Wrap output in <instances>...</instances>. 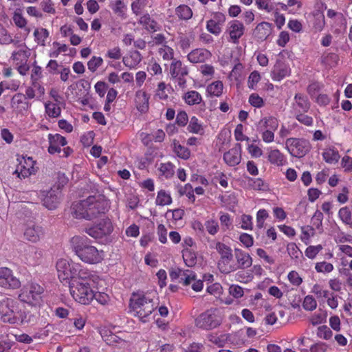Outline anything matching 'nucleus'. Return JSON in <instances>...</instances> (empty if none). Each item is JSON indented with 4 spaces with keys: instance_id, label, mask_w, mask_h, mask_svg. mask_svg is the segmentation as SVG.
Listing matches in <instances>:
<instances>
[{
    "instance_id": "f257e3e1",
    "label": "nucleus",
    "mask_w": 352,
    "mask_h": 352,
    "mask_svg": "<svg viewBox=\"0 0 352 352\" xmlns=\"http://www.w3.org/2000/svg\"><path fill=\"white\" fill-rule=\"evenodd\" d=\"M108 201L103 195L89 196L87 199L72 204L73 215L76 219L91 220L107 211Z\"/></svg>"
},
{
    "instance_id": "7ed1b4c3",
    "label": "nucleus",
    "mask_w": 352,
    "mask_h": 352,
    "mask_svg": "<svg viewBox=\"0 0 352 352\" xmlns=\"http://www.w3.org/2000/svg\"><path fill=\"white\" fill-rule=\"evenodd\" d=\"M71 245L76 255L84 263L98 264L104 259V251L98 250L89 244V239L85 236H74L71 239Z\"/></svg>"
},
{
    "instance_id": "aec40b11",
    "label": "nucleus",
    "mask_w": 352,
    "mask_h": 352,
    "mask_svg": "<svg viewBox=\"0 0 352 352\" xmlns=\"http://www.w3.org/2000/svg\"><path fill=\"white\" fill-rule=\"evenodd\" d=\"M43 228L34 223L28 224L24 231L25 239L32 243L38 242L43 236Z\"/></svg>"
},
{
    "instance_id": "052dcab7",
    "label": "nucleus",
    "mask_w": 352,
    "mask_h": 352,
    "mask_svg": "<svg viewBox=\"0 0 352 352\" xmlns=\"http://www.w3.org/2000/svg\"><path fill=\"white\" fill-rule=\"evenodd\" d=\"M55 184L52 188H55L61 193L62 188L67 184L69 179L64 173L58 172L56 175Z\"/></svg>"
},
{
    "instance_id": "58836bf2",
    "label": "nucleus",
    "mask_w": 352,
    "mask_h": 352,
    "mask_svg": "<svg viewBox=\"0 0 352 352\" xmlns=\"http://www.w3.org/2000/svg\"><path fill=\"white\" fill-rule=\"evenodd\" d=\"M322 157L327 163L335 164L339 161L340 155L336 148L330 147L324 151Z\"/></svg>"
},
{
    "instance_id": "20e7f679",
    "label": "nucleus",
    "mask_w": 352,
    "mask_h": 352,
    "mask_svg": "<svg viewBox=\"0 0 352 352\" xmlns=\"http://www.w3.org/2000/svg\"><path fill=\"white\" fill-rule=\"evenodd\" d=\"M129 307L130 312L144 323L149 321L151 314L156 309L151 294L143 292L132 293L129 299Z\"/></svg>"
},
{
    "instance_id": "79ce46f5",
    "label": "nucleus",
    "mask_w": 352,
    "mask_h": 352,
    "mask_svg": "<svg viewBox=\"0 0 352 352\" xmlns=\"http://www.w3.org/2000/svg\"><path fill=\"white\" fill-rule=\"evenodd\" d=\"M139 23L148 31L156 32L158 30L157 22L151 19L148 14L142 16L139 19Z\"/></svg>"
},
{
    "instance_id": "3c124183",
    "label": "nucleus",
    "mask_w": 352,
    "mask_h": 352,
    "mask_svg": "<svg viewBox=\"0 0 352 352\" xmlns=\"http://www.w3.org/2000/svg\"><path fill=\"white\" fill-rule=\"evenodd\" d=\"M29 56V53L23 47L17 51H14L12 54L11 58L16 63V64L26 62Z\"/></svg>"
},
{
    "instance_id": "774afa93",
    "label": "nucleus",
    "mask_w": 352,
    "mask_h": 352,
    "mask_svg": "<svg viewBox=\"0 0 352 352\" xmlns=\"http://www.w3.org/2000/svg\"><path fill=\"white\" fill-rule=\"evenodd\" d=\"M103 63V59L100 56H93L87 63L88 69L95 72Z\"/></svg>"
},
{
    "instance_id": "13d9d810",
    "label": "nucleus",
    "mask_w": 352,
    "mask_h": 352,
    "mask_svg": "<svg viewBox=\"0 0 352 352\" xmlns=\"http://www.w3.org/2000/svg\"><path fill=\"white\" fill-rule=\"evenodd\" d=\"M45 112L51 118H57L60 115V107L56 103L49 102L45 104Z\"/></svg>"
},
{
    "instance_id": "39448f33",
    "label": "nucleus",
    "mask_w": 352,
    "mask_h": 352,
    "mask_svg": "<svg viewBox=\"0 0 352 352\" xmlns=\"http://www.w3.org/2000/svg\"><path fill=\"white\" fill-rule=\"evenodd\" d=\"M56 267L58 278L62 283L70 284L74 278L84 279L89 277V270L87 267L72 260L60 258L56 262Z\"/></svg>"
},
{
    "instance_id": "4be33fe9",
    "label": "nucleus",
    "mask_w": 352,
    "mask_h": 352,
    "mask_svg": "<svg viewBox=\"0 0 352 352\" xmlns=\"http://www.w3.org/2000/svg\"><path fill=\"white\" fill-rule=\"evenodd\" d=\"M234 259L236 270L247 269L252 265V258L250 254L241 249L234 250Z\"/></svg>"
},
{
    "instance_id": "6ab92c4d",
    "label": "nucleus",
    "mask_w": 352,
    "mask_h": 352,
    "mask_svg": "<svg viewBox=\"0 0 352 352\" xmlns=\"http://www.w3.org/2000/svg\"><path fill=\"white\" fill-rule=\"evenodd\" d=\"M43 256V250L35 246H28L25 251V261L28 265L32 266H36L41 264Z\"/></svg>"
},
{
    "instance_id": "a878e982",
    "label": "nucleus",
    "mask_w": 352,
    "mask_h": 352,
    "mask_svg": "<svg viewBox=\"0 0 352 352\" xmlns=\"http://www.w3.org/2000/svg\"><path fill=\"white\" fill-rule=\"evenodd\" d=\"M217 267L221 273L225 274L236 271V265H235L234 254L232 253L227 257L219 259Z\"/></svg>"
},
{
    "instance_id": "c85d7f7f",
    "label": "nucleus",
    "mask_w": 352,
    "mask_h": 352,
    "mask_svg": "<svg viewBox=\"0 0 352 352\" xmlns=\"http://www.w3.org/2000/svg\"><path fill=\"white\" fill-rule=\"evenodd\" d=\"M149 95L144 90L136 91L135 103L137 109L141 113H146L149 108Z\"/></svg>"
},
{
    "instance_id": "bf43d9fd",
    "label": "nucleus",
    "mask_w": 352,
    "mask_h": 352,
    "mask_svg": "<svg viewBox=\"0 0 352 352\" xmlns=\"http://www.w3.org/2000/svg\"><path fill=\"white\" fill-rule=\"evenodd\" d=\"M250 104L257 109H261L265 106V101L257 93H252L248 98Z\"/></svg>"
},
{
    "instance_id": "e2e57ef3",
    "label": "nucleus",
    "mask_w": 352,
    "mask_h": 352,
    "mask_svg": "<svg viewBox=\"0 0 352 352\" xmlns=\"http://www.w3.org/2000/svg\"><path fill=\"white\" fill-rule=\"evenodd\" d=\"M204 227L208 234L215 235L219 230V223L216 219H210L204 223Z\"/></svg>"
},
{
    "instance_id": "72a5a7b5",
    "label": "nucleus",
    "mask_w": 352,
    "mask_h": 352,
    "mask_svg": "<svg viewBox=\"0 0 352 352\" xmlns=\"http://www.w3.org/2000/svg\"><path fill=\"white\" fill-rule=\"evenodd\" d=\"M12 19L14 25L21 30H23L27 34L30 32V29L28 27V21L23 16L21 9H16L12 15Z\"/></svg>"
},
{
    "instance_id": "ea45409f",
    "label": "nucleus",
    "mask_w": 352,
    "mask_h": 352,
    "mask_svg": "<svg viewBox=\"0 0 352 352\" xmlns=\"http://www.w3.org/2000/svg\"><path fill=\"white\" fill-rule=\"evenodd\" d=\"M182 258L186 265L189 267H194L197 261V253L190 248L183 249Z\"/></svg>"
},
{
    "instance_id": "6e6d98bb",
    "label": "nucleus",
    "mask_w": 352,
    "mask_h": 352,
    "mask_svg": "<svg viewBox=\"0 0 352 352\" xmlns=\"http://www.w3.org/2000/svg\"><path fill=\"white\" fill-rule=\"evenodd\" d=\"M338 217L344 224L352 226V212L349 208H341L338 211Z\"/></svg>"
},
{
    "instance_id": "a18cd8bd",
    "label": "nucleus",
    "mask_w": 352,
    "mask_h": 352,
    "mask_svg": "<svg viewBox=\"0 0 352 352\" xmlns=\"http://www.w3.org/2000/svg\"><path fill=\"white\" fill-rule=\"evenodd\" d=\"M175 14L181 20H188L192 16V11L187 5H180L175 9Z\"/></svg>"
},
{
    "instance_id": "ddd939ff",
    "label": "nucleus",
    "mask_w": 352,
    "mask_h": 352,
    "mask_svg": "<svg viewBox=\"0 0 352 352\" xmlns=\"http://www.w3.org/2000/svg\"><path fill=\"white\" fill-rule=\"evenodd\" d=\"M226 19V17L223 13L221 12H213L211 18L206 21V28L207 31L218 36L222 32Z\"/></svg>"
},
{
    "instance_id": "4468645a",
    "label": "nucleus",
    "mask_w": 352,
    "mask_h": 352,
    "mask_svg": "<svg viewBox=\"0 0 352 352\" xmlns=\"http://www.w3.org/2000/svg\"><path fill=\"white\" fill-rule=\"evenodd\" d=\"M0 286L8 289H15L20 287L21 281L13 275L10 269L0 267Z\"/></svg>"
},
{
    "instance_id": "dca6fc26",
    "label": "nucleus",
    "mask_w": 352,
    "mask_h": 352,
    "mask_svg": "<svg viewBox=\"0 0 352 352\" xmlns=\"http://www.w3.org/2000/svg\"><path fill=\"white\" fill-rule=\"evenodd\" d=\"M245 32V27L242 22L238 20H232L228 24L226 34H228L230 37V41L234 43L238 44L239 38L243 35Z\"/></svg>"
},
{
    "instance_id": "09e8293b",
    "label": "nucleus",
    "mask_w": 352,
    "mask_h": 352,
    "mask_svg": "<svg viewBox=\"0 0 352 352\" xmlns=\"http://www.w3.org/2000/svg\"><path fill=\"white\" fill-rule=\"evenodd\" d=\"M214 248L219 255V259L227 257L233 253L232 248L229 245L220 241H216Z\"/></svg>"
},
{
    "instance_id": "412c9836",
    "label": "nucleus",
    "mask_w": 352,
    "mask_h": 352,
    "mask_svg": "<svg viewBox=\"0 0 352 352\" xmlns=\"http://www.w3.org/2000/svg\"><path fill=\"white\" fill-rule=\"evenodd\" d=\"M223 160L230 166H235L239 164L241 161V145L236 144L234 147L226 152L223 154Z\"/></svg>"
},
{
    "instance_id": "bb28decb",
    "label": "nucleus",
    "mask_w": 352,
    "mask_h": 352,
    "mask_svg": "<svg viewBox=\"0 0 352 352\" xmlns=\"http://www.w3.org/2000/svg\"><path fill=\"white\" fill-rule=\"evenodd\" d=\"M267 158L271 164L276 166H283L287 163L285 155L278 148H269Z\"/></svg>"
},
{
    "instance_id": "a19ab883",
    "label": "nucleus",
    "mask_w": 352,
    "mask_h": 352,
    "mask_svg": "<svg viewBox=\"0 0 352 352\" xmlns=\"http://www.w3.org/2000/svg\"><path fill=\"white\" fill-rule=\"evenodd\" d=\"M173 151L177 156L183 160H188L190 157V151L188 147L182 145L179 141H173Z\"/></svg>"
},
{
    "instance_id": "a211bd4d",
    "label": "nucleus",
    "mask_w": 352,
    "mask_h": 352,
    "mask_svg": "<svg viewBox=\"0 0 352 352\" xmlns=\"http://www.w3.org/2000/svg\"><path fill=\"white\" fill-rule=\"evenodd\" d=\"M47 139L49 142L47 151L51 155L60 153L62 151L61 147H64L67 144L66 138L58 133H49Z\"/></svg>"
},
{
    "instance_id": "9b49d317",
    "label": "nucleus",
    "mask_w": 352,
    "mask_h": 352,
    "mask_svg": "<svg viewBox=\"0 0 352 352\" xmlns=\"http://www.w3.org/2000/svg\"><path fill=\"white\" fill-rule=\"evenodd\" d=\"M113 230V226L111 219L106 217L102 219L97 223L86 228L85 232L91 237L100 239L110 235Z\"/></svg>"
},
{
    "instance_id": "864d4df0",
    "label": "nucleus",
    "mask_w": 352,
    "mask_h": 352,
    "mask_svg": "<svg viewBox=\"0 0 352 352\" xmlns=\"http://www.w3.org/2000/svg\"><path fill=\"white\" fill-rule=\"evenodd\" d=\"M287 251L292 258L296 261L302 258V252L295 243H289L287 245Z\"/></svg>"
},
{
    "instance_id": "e433bc0d",
    "label": "nucleus",
    "mask_w": 352,
    "mask_h": 352,
    "mask_svg": "<svg viewBox=\"0 0 352 352\" xmlns=\"http://www.w3.org/2000/svg\"><path fill=\"white\" fill-rule=\"evenodd\" d=\"M223 84L221 80H216L206 87V94L210 97H220L223 94Z\"/></svg>"
},
{
    "instance_id": "4d7b16f0",
    "label": "nucleus",
    "mask_w": 352,
    "mask_h": 352,
    "mask_svg": "<svg viewBox=\"0 0 352 352\" xmlns=\"http://www.w3.org/2000/svg\"><path fill=\"white\" fill-rule=\"evenodd\" d=\"M315 234V228L310 226H305L301 228V241L306 245L309 243L310 238Z\"/></svg>"
},
{
    "instance_id": "49530a36",
    "label": "nucleus",
    "mask_w": 352,
    "mask_h": 352,
    "mask_svg": "<svg viewBox=\"0 0 352 352\" xmlns=\"http://www.w3.org/2000/svg\"><path fill=\"white\" fill-rule=\"evenodd\" d=\"M172 203L170 194L165 190H160L157 192L155 199V204L157 206H164L170 205Z\"/></svg>"
},
{
    "instance_id": "c9c22d12",
    "label": "nucleus",
    "mask_w": 352,
    "mask_h": 352,
    "mask_svg": "<svg viewBox=\"0 0 352 352\" xmlns=\"http://www.w3.org/2000/svg\"><path fill=\"white\" fill-rule=\"evenodd\" d=\"M246 181L250 189L256 191H265L269 188L268 184L261 178L247 177Z\"/></svg>"
},
{
    "instance_id": "6e6552de",
    "label": "nucleus",
    "mask_w": 352,
    "mask_h": 352,
    "mask_svg": "<svg viewBox=\"0 0 352 352\" xmlns=\"http://www.w3.org/2000/svg\"><path fill=\"white\" fill-rule=\"evenodd\" d=\"M277 118L270 116L262 118L256 124V130L261 134L262 140L270 144L274 141V132L278 128Z\"/></svg>"
},
{
    "instance_id": "473e14b6",
    "label": "nucleus",
    "mask_w": 352,
    "mask_h": 352,
    "mask_svg": "<svg viewBox=\"0 0 352 352\" xmlns=\"http://www.w3.org/2000/svg\"><path fill=\"white\" fill-rule=\"evenodd\" d=\"M187 130L189 133L202 135L205 133L203 122L196 116H192L188 122Z\"/></svg>"
},
{
    "instance_id": "2f4dec72",
    "label": "nucleus",
    "mask_w": 352,
    "mask_h": 352,
    "mask_svg": "<svg viewBox=\"0 0 352 352\" xmlns=\"http://www.w3.org/2000/svg\"><path fill=\"white\" fill-rule=\"evenodd\" d=\"M170 74L172 78H176L181 76H187L188 70L180 60L174 59L170 65Z\"/></svg>"
},
{
    "instance_id": "f8f14e48",
    "label": "nucleus",
    "mask_w": 352,
    "mask_h": 352,
    "mask_svg": "<svg viewBox=\"0 0 352 352\" xmlns=\"http://www.w3.org/2000/svg\"><path fill=\"white\" fill-rule=\"evenodd\" d=\"M19 164L15 170L20 178H26L37 172L38 168L36 166V162L32 157L22 156L18 158Z\"/></svg>"
},
{
    "instance_id": "423d86ee",
    "label": "nucleus",
    "mask_w": 352,
    "mask_h": 352,
    "mask_svg": "<svg viewBox=\"0 0 352 352\" xmlns=\"http://www.w3.org/2000/svg\"><path fill=\"white\" fill-rule=\"evenodd\" d=\"M25 318L19 302L12 298L4 297L0 300V322L9 324H21Z\"/></svg>"
},
{
    "instance_id": "603ef678",
    "label": "nucleus",
    "mask_w": 352,
    "mask_h": 352,
    "mask_svg": "<svg viewBox=\"0 0 352 352\" xmlns=\"http://www.w3.org/2000/svg\"><path fill=\"white\" fill-rule=\"evenodd\" d=\"M159 55L163 58L164 60H174V50L167 45L166 44H163L158 49Z\"/></svg>"
},
{
    "instance_id": "f3484780",
    "label": "nucleus",
    "mask_w": 352,
    "mask_h": 352,
    "mask_svg": "<svg viewBox=\"0 0 352 352\" xmlns=\"http://www.w3.org/2000/svg\"><path fill=\"white\" fill-rule=\"evenodd\" d=\"M61 193L55 188H51L49 190L41 192L43 206L49 210H54L58 207Z\"/></svg>"
},
{
    "instance_id": "5fc2aeb1",
    "label": "nucleus",
    "mask_w": 352,
    "mask_h": 352,
    "mask_svg": "<svg viewBox=\"0 0 352 352\" xmlns=\"http://www.w3.org/2000/svg\"><path fill=\"white\" fill-rule=\"evenodd\" d=\"M334 270V266L332 263L327 261H320L315 264V270L320 274H329Z\"/></svg>"
},
{
    "instance_id": "1a4fd4ad",
    "label": "nucleus",
    "mask_w": 352,
    "mask_h": 352,
    "mask_svg": "<svg viewBox=\"0 0 352 352\" xmlns=\"http://www.w3.org/2000/svg\"><path fill=\"white\" fill-rule=\"evenodd\" d=\"M44 288L42 286L36 283L30 282L23 285L18 298L21 302L36 305L41 300Z\"/></svg>"
},
{
    "instance_id": "8fccbe9b",
    "label": "nucleus",
    "mask_w": 352,
    "mask_h": 352,
    "mask_svg": "<svg viewBox=\"0 0 352 352\" xmlns=\"http://www.w3.org/2000/svg\"><path fill=\"white\" fill-rule=\"evenodd\" d=\"M34 36L36 43L42 46L45 45L46 41L50 36L49 31L45 28L36 29L34 32Z\"/></svg>"
},
{
    "instance_id": "680f3d73",
    "label": "nucleus",
    "mask_w": 352,
    "mask_h": 352,
    "mask_svg": "<svg viewBox=\"0 0 352 352\" xmlns=\"http://www.w3.org/2000/svg\"><path fill=\"white\" fill-rule=\"evenodd\" d=\"M322 249L323 246L321 244L309 245L305 250V255L309 259H314Z\"/></svg>"
},
{
    "instance_id": "37998d69",
    "label": "nucleus",
    "mask_w": 352,
    "mask_h": 352,
    "mask_svg": "<svg viewBox=\"0 0 352 352\" xmlns=\"http://www.w3.org/2000/svg\"><path fill=\"white\" fill-rule=\"evenodd\" d=\"M229 336L228 334L218 335L215 333H211L207 336L209 342L215 344L218 347H223L228 342Z\"/></svg>"
},
{
    "instance_id": "2eb2a0df",
    "label": "nucleus",
    "mask_w": 352,
    "mask_h": 352,
    "mask_svg": "<svg viewBox=\"0 0 352 352\" xmlns=\"http://www.w3.org/2000/svg\"><path fill=\"white\" fill-rule=\"evenodd\" d=\"M169 276L172 281L179 278V283L182 284L184 286H188L192 283V280H195L196 274L189 270L175 267L169 270Z\"/></svg>"
},
{
    "instance_id": "c756f323",
    "label": "nucleus",
    "mask_w": 352,
    "mask_h": 352,
    "mask_svg": "<svg viewBox=\"0 0 352 352\" xmlns=\"http://www.w3.org/2000/svg\"><path fill=\"white\" fill-rule=\"evenodd\" d=\"M182 100L189 106L199 105L202 104L205 107V102L200 93L195 90H190L185 92L182 96Z\"/></svg>"
},
{
    "instance_id": "338daca9",
    "label": "nucleus",
    "mask_w": 352,
    "mask_h": 352,
    "mask_svg": "<svg viewBox=\"0 0 352 352\" xmlns=\"http://www.w3.org/2000/svg\"><path fill=\"white\" fill-rule=\"evenodd\" d=\"M305 113L306 112H298L295 113V118L300 123L307 126H311L314 123L313 118L306 115Z\"/></svg>"
},
{
    "instance_id": "c03bdc74",
    "label": "nucleus",
    "mask_w": 352,
    "mask_h": 352,
    "mask_svg": "<svg viewBox=\"0 0 352 352\" xmlns=\"http://www.w3.org/2000/svg\"><path fill=\"white\" fill-rule=\"evenodd\" d=\"M170 89L164 82H160L157 84V87L155 91V98L160 100H167L168 98V94Z\"/></svg>"
},
{
    "instance_id": "f704fd0d",
    "label": "nucleus",
    "mask_w": 352,
    "mask_h": 352,
    "mask_svg": "<svg viewBox=\"0 0 352 352\" xmlns=\"http://www.w3.org/2000/svg\"><path fill=\"white\" fill-rule=\"evenodd\" d=\"M141 60L142 56L138 51L131 52L129 54L122 58L124 65L129 69L135 68Z\"/></svg>"
},
{
    "instance_id": "cd10ccee",
    "label": "nucleus",
    "mask_w": 352,
    "mask_h": 352,
    "mask_svg": "<svg viewBox=\"0 0 352 352\" xmlns=\"http://www.w3.org/2000/svg\"><path fill=\"white\" fill-rule=\"evenodd\" d=\"M273 25L269 22L263 21L256 26L253 34L255 38L263 41L271 35Z\"/></svg>"
},
{
    "instance_id": "b1692460",
    "label": "nucleus",
    "mask_w": 352,
    "mask_h": 352,
    "mask_svg": "<svg viewBox=\"0 0 352 352\" xmlns=\"http://www.w3.org/2000/svg\"><path fill=\"white\" fill-rule=\"evenodd\" d=\"M212 56L211 52L204 48H197L187 55L188 60L192 63H201L209 60Z\"/></svg>"
},
{
    "instance_id": "4c0bfd02",
    "label": "nucleus",
    "mask_w": 352,
    "mask_h": 352,
    "mask_svg": "<svg viewBox=\"0 0 352 352\" xmlns=\"http://www.w3.org/2000/svg\"><path fill=\"white\" fill-rule=\"evenodd\" d=\"M313 19V28L316 32H321L325 26V19L322 11L316 10L312 13Z\"/></svg>"
},
{
    "instance_id": "0e129e2a",
    "label": "nucleus",
    "mask_w": 352,
    "mask_h": 352,
    "mask_svg": "<svg viewBox=\"0 0 352 352\" xmlns=\"http://www.w3.org/2000/svg\"><path fill=\"white\" fill-rule=\"evenodd\" d=\"M260 73L254 70L252 72L248 79V87L250 89H256L258 82L261 80Z\"/></svg>"
},
{
    "instance_id": "5701e85b",
    "label": "nucleus",
    "mask_w": 352,
    "mask_h": 352,
    "mask_svg": "<svg viewBox=\"0 0 352 352\" xmlns=\"http://www.w3.org/2000/svg\"><path fill=\"white\" fill-rule=\"evenodd\" d=\"M291 69L289 65L281 61H278L274 65L271 77L274 81H280L287 76H290Z\"/></svg>"
},
{
    "instance_id": "0eeeda50",
    "label": "nucleus",
    "mask_w": 352,
    "mask_h": 352,
    "mask_svg": "<svg viewBox=\"0 0 352 352\" xmlns=\"http://www.w3.org/2000/svg\"><path fill=\"white\" fill-rule=\"evenodd\" d=\"M223 320V316L220 309L212 307L200 314L195 318V324L199 329L210 331L218 328Z\"/></svg>"
},
{
    "instance_id": "393cba45",
    "label": "nucleus",
    "mask_w": 352,
    "mask_h": 352,
    "mask_svg": "<svg viewBox=\"0 0 352 352\" xmlns=\"http://www.w3.org/2000/svg\"><path fill=\"white\" fill-rule=\"evenodd\" d=\"M12 108L18 113L23 114L30 107V104L27 101L24 94H16L11 100Z\"/></svg>"
},
{
    "instance_id": "7c9ffc66",
    "label": "nucleus",
    "mask_w": 352,
    "mask_h": 352,
    "mask_svg": "<svg viewBox=\"0 0 352 352\" xmlns=\"http://www.w3.org/2000/svg\"><path fill=\"white\" fill-rule=\"evenodd\" d=\"M295 102L293 108L295 113L298 112H307L310 109V102L308 98L302 94L298 93L294 96Z\"/></svg>"
},
{
    "instance_id": "f03ea898",
    "label": "nucleus",
    "mask_w": 352,
    "mask_h": 352,
    "mask_svg": "<svg viewBox=\"0 0 352 352\" xmlns=\"http://www.w3.org/2000/svg\"><path fill=\"white\" fill-rule=\"evenodd\" d=\"M88 278H74L69 284V292L73 299L84 305H88L94 300V289L92 284H98L100 276L96 272L89 270Z\"/></svg>"
},
{
    "instance_id": "9d476101",
    "label": "nucleus",
    "mask_w": 352,
    "mask_h": 352,
    "mask_svg": "<svg viewBox=\"0 0 352 352\" xmlns=\"http://www.w3.org/2000/svg\"><path fill=\"white\" fill-rule=\"evenodd\" d=\"M285 148L292 156L300 158L309 153L311 144L304 138H289L285 141Z\"/></svg>"
},
{
    "instance_id": "69168bd1",
    "label": "nucleus",
    "mask_w": 352,
    "mask_h": 352,
    "mask_svg": "<svg viewBox=\"0 0 352 352\" xmlns=\"http://www.w3.org/2000/svg\"><path fill=\"white\" fill-rule=\"evenodd\" d=\"M323 218L324 215L322 212L320 210H316L311 218L312 227L316 230H321L322 229Z\"/></svg>"
},
{
    "instance_id": "de8ad7c7",
    "label": "nucleus",
    "mask_w": 352,
    "mask_h": 352,
    "mask_svg": "<svg viewBox=\"0 0 352 352\" xmlns=\"http://www.w3.org/2000/svg\"><path fill=\"white\" fill-rule=\"evenodd\" d=\"M175 166L173 163L168 162L166 163H161L158 168L160 175L164 177L166 179L171 178L175 173Z\"/></svg>"
}]
</instances>
